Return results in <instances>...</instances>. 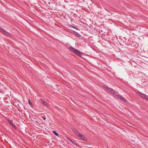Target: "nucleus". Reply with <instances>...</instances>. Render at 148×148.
Segmentation results:
<instances>
[{"label": "nucleus", "mask_w": 148, "mask_h": 148, "mask_svg": "<svg viewBox=\"0 0 148 148\" xmlns=\"http://www.w3.org/2000/svg\"><path fill=\"white\" fill-rule=\"evenodd\" d=\"M137 93L138 95L140 96V97H142L143 98V96L144 95V94L143 93H142L141 92L139 91H137Z\"/></svg>", "instance_id": "nucleus-7"}, {"label": "nucleus", "mask_w": 148, "mask_h": 148, "mask_svg": "<svg viewBox=\"0 0 148 148\" xmlns=\"http://www.w3.org/2000/svg\"><path fill=\"white\" fill-rule=\"evenodd\" d=\"M42 117L43 118V119L44 120H46V118L45 117H43V116H42Z\"/></svg>", "instance_id": "nucleus-16"}, {"label": "nucleus", "mask_w": 148, "mask_h": 148, "mask_svg": "<svg viewBox=\"0 0 148 148\" xmlns=\"http://www.w3.org/2000/svg\"><path fill=\"white\" fill-rule=\"evenodd\" d=\"M143 98L148 100V96L145 94L144 95Z\"/></svg>", "instance_id": "nucleus-11"}, {"label": "nucleus", "mask_w": 148, "mask_h": 148, "mask_svg": "<svg viewBox=\"0 0 148 148\" xmlns=\"http://www.w3.org/2000/svg\"><path fill=\"white\" fill-rule=\"evenodd\" d=\"M11 126H12L15 129H16V126L15 125L14 123H13L11 125Z\"/></svg>", "instance_id": "nucleus-15"}, {"label": "nucleus", "mask_w": 148, "mask_h": 148, "mask_svg": "<svg viewBox=\"0 0 148 148\" xmlns=\"http://www.w3.org/2000/svg\"><path fill=\"white\" fill-rule=\"evenodd\" d=\"M143 98L148 100V96L145 94L144 95Z\"/></svg>", "instance_id": "nucleus-12"}, {"label": "nucleus", "mask_w": 148, "mask_h": 148, "mask_svg": "<svg viewBox=\"0 0 148 148\" xmlns=\"http://www.w3.org/2000/svg\"><path fill=\"white\" fill-rule=\"evenodd\" d=\"M70 27H72V28H74V29H76V30H79L78 28H77V27H75V26H74L73 25H71L70 26Z\"/></svg>", "instance_id": "nucleus-10"}, {"label": "nucleus", "mask_w": 148, "mask_h": 148, "mask_svg": "<svg viewBox=\"0 0 148 148\" xmlns=\"http://www.w3.org/2000/svg\"><path fill=\"white\" fill-rule=\"evenodd\" d=\"M81 138L83 140H85L86 139V138L82 134H79L78 136Z\"/></svg>", "instance_id": "nucleus-5"}, {"label": "nucleus", "mask_w": 148, "mask_h": 148, "mask_svg": "<svg viewBox=\"0 0 148 148\" xmlns=\"http://www.w3.org/2000/svg\"><path fill=\"white\" fill-rule=\"evenodd\" d=\"M28 102L30 106L32 108H33L34 106L33 105L32 103L31 102L30 100L29 99L28 100Z\"/></svg>", "instance_id": "nucleus-8"}, {"label": "nucleus", "mask_w": 148, "mask_h": 148, "mask_svg": "<svg viewBox=\"0 0 148 148\" xmlns=\"http://www.w3.org/2000/svg\"><path fill=\"white\" fill-rule=\"evenodd\" d=\"M74 133L76 134L78 136H79V134H79V132L76 130H74Z\"/></svg>", "instance_id": "nucleus-9"}, {"label": "nucleus", "mask_w": 148, "mask_h": 148, "mask_svg": "<svg viewBox=\"0 0 148 148\" xmlns=\"http://www.w3.org/2000/svg\"><path fill=\"white\" fill-rule=\"evenodd\" d=\"M117 97L119 99L124 101H126V100L125 98L120 95H117Z\"/></svg>", "instance_id": "nucleus-6"}, {"label": "nucleus", "mask_w": 148, "mask_h": 148, "mask_svg": "<svg viewBox=\"0 0 148 148\" xmlns=\"http://www.w3.org/2000/svg\"><path fill=\"white\" fill-rule=\"evenodd\" d=\"M8 122L9 123L10 125H11L13 123L12 122V121L10 120H8Z\"/></svg>", "instance_id": "nucleus-13"}, {"label": "nucleus", "mask_w": 148, "mask_h": 148, "mask_svg": "<svg viewBox=\"0 0 148 148\" xmlns=\"http://www.w3.org/2000/svg\"><path fill=\"white\" fill-rule=\"evenodd\" d=\"M104 88L107 90L110 93H112L114 95L116 94V92H114V90L106 86H104Z\"/></svg>", "instance_id": "nucleus-2"}, {"label": "nucleus", "mask_w": 148, "mask_h": 148, "mask_svg": "<svg viewBox=\"0 0 148 148\" xmlns=\"http://www.w3.org/2000/svg\"><path fill=\"white\" fill-rule=\"evenodd\" d=\"M53 132L55 135H56L57 136H58L59 134L57 133L56 131H53Z\"/></svg>", "instance_id": "nucleus-14"}, {"label": "nucleus", "mask_w": 148, "mask_h": 148, "mask_svg": "<svg viewBox=\"0 0 148 148\" xmlns=\"http://www.w3.org/2000/svg\"><path fill=\"white\" fill-rule=\"evenodd\" d=\"M72 143H73V141L71 140H70Z\"/></svg>", "instance_id": "nucleus-18"}, {"label": "nucleus", "mask_w": 148, "mask_h": 148, "mask_svg": "<svg viewBox=\"0 0 148 148\" xmlns=\"http://www.w3.org/2000/svg\"><path fill=\"white\" fill-rule=\"evenodd\" d=\"M1 30L0 32L2 33L3 34H4V35L6 36H11L10 34L8 32H6V31L3 28L2 29H1Z\"/></svg>", "instance_id": "nucleus-3"}, {"label": "nucleus", "mask_w": 148, "mask_h": 148, "mask_svg": "<svg viewBox=\"0 0 148 148\" xmlns=\"http://www.w3.org/2000/svg\"><path fill=\"white\" fill-rule=\"evenodd\" d=\"M38 101L41 103H42L44 105L46 106H49L47 102L43 100H42L41 99H39L38 100Z\"/></svg>", "instance_id": "nucleus-4"}, {"label": "nucleus", "mask_w": 148, "mask_h": 148, "mask_svg": "<svg viewBox=\"0 0 148 148\" xmlns=\"http://www.w3.org/2000/svg\"><path fill=\"white\" fill-rule=\"evenodd\" d=\"M2 28H1V27H0V32L1 31V29H2Z\"/></svg>", "instance_id": "nucleus-17"}, {"label": "nucleus", "mask_w": 148, "mask_h": 148, "mask_svg": "<svg viewBox=\"0 0 148 148\" xmlns=\"http://www.w3.org/2000/svg\"><path fill=\"white\" fill-rule=\"evenodd\" d=\"M70 49L72 51V52L75 54L79 56H82L81 52L78 50L74 48V47L70 46L69 47Z\"/></svg>", "instance_id": "nucleus-1"}]
</instances>
